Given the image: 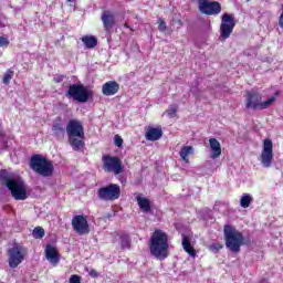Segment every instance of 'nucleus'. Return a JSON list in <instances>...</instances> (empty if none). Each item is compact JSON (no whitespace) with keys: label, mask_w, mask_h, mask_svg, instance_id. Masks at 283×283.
<instances>
[{"label":"nucleus","mask_w":283,"mask_h":283,"mask_svg":"<svg viewBox=\"0 0 283 283\" xmlns=\"http://www.w3.org/2000/svg\"><path fill=\"white\" fill-rule=\"evenodd\" d=\"M149 253L163 262L169 258V234L167 232L156 229L149 239Z\"/></svg>","instance_id":"f257e3e1"},{"label":"nucleus","mask_w":283,"mask_h":283,"mask_svg":"<svg viewBox=\"0 0 283 283\" xmlns=\"http://www.w3.org/2000/svg\"><path fill=\"white\" fill-rule=\"evenodd\" d=\"M0 184L9 189L13 199L28 200V188H25V182L12 177L6 169L0 170Z\"/></svg>","instance_id":"f03ea898"},{"label":"nucleus","mask_w":283,"mask_h":283,"mask_svg":"<svg viewBox=\"0 0 283 283\" xmlns=\"http://www.w3.org/2000/svg\"><path fill=\"white\" fill-rule=\"evenodd\" d=\"M66 134L69 137V145L74 151L85 147V128L83 123L78 119H70L66 124Z\"/></svg>","instance_id":"7ed1b4c3"},{"label":"nucleus","mask_w":283,"mask_h":283,"mask_svg":"<svg viewBox=\"0 0 283 283\" xmlns=\"http://www.w3.org/2000/svg\"><path fill=\"white\" fill-rule=\"evenodd\" d=\"M29 167L42 178H52L54 176V164L41 154H34L29 160Z\"/></svg>","instance_id":"20e7f679"},{"label":"nucleus","mask_w":283,"mask_h":283,"mask_svg":"<svg viewBox=\"0 0 283 283\" xmlns=\"http://www.w3.org/2000/svg\"><path fill=\"white\" fill-rule=\"evenodd\" d=\"M223 235L227 249L232 251V253H240V249L244 244V235H242V232L238 231V229L231 224H226L223 227Z\"/></svg>","instance_id":"39448f33"},{"label":"nucleus","mask_w":283,"mask_h":283,"mask_svg":"<svg viewBox=\"0 0 283 283\" xmlns=\"http://www.w3.org/2000/svg\"><path fill=\"white\" fill-rule=\"evenodd\" d=\"M245 109H269L273 103H275V97L262 102V94L255 91H247L244 95Z\"/></svg>","instance_id":"423d86ee"},{"label":"nucleus","mask_w":283,"mask_h":283,"mask_svg":"<svg viewBox=\"0 0 283 283\" xmlns=\"http://www.w3.org/2000/svg\"><path fill=\"white\" fill-rule=\"evenodd\" d=\"M120 198V186L108 184L97 189V199L103 202H114Z\"/></svg>","instance_id":"0eeeda50"},{"label":"nucleus","mask_w":283,"mask_h":283,"mask_svg":"<svg viewBox=\"0 0 283 283\" xmlns=\"http://www.w3.org/2000/svg\"><path fill=\"white\" fill-rule=\"evenodd\" d=\"M102 163H103V170L106 174H114V176H118L119 174H123L124 166L120 158L116 156H112L109 154L102 156Z\"/></svg>","instance_id":"6e6552de"},{"label":"nucleus","mask_w":283,"mask_h":283,"mask_svg":"<svg viewBox=\"0 0 283 283\" xmlns=\"http://www.w3.org/2000/svg\"><path fill=\"white\" fill-rule=\"evenodd\" d=\"M66 96L73 98V101H76L77 103H87L90 96H92V92H90L83 84H71L69 85Z\"/></svg>","instance_id":"1a4fd4ad"},{"label":"nucleus","mask_w":283,"mask_h":283,"mask_svg":"<svg viewBox=\"0 0 283 283\" xmlns=\"http://www.w3.org/2000/svg\"><path fill=\"white\" fill-rule=\"evenodd\" d=\"M235 28V17L233 14L223 13L221 15L220 36L221 39H229L233 34Z\"/></svg>","instance_id":"9d476101"},{"label":"nucleus","mask_w":283,"mask_h":283,"mask_svg":"<svg viewBox=\"0 0 283 283\" xmlns=\"http://www.w3.org/2000/svg\"><path fill=\"white\" fill-rule=\"evenodd\" d=\"M199 11L207 17H216L222 12V4L218 1L199 0Z\"/></svg>","instance_id":"9b49d317"},{"label":"nucleus","mask_w":283,"mask_h":283,"mask_svg":"<svg viewBox=\"0 0 283 283\" xmlns=\"http://www.w3.org/2000/svg\"><path fill=\"white\" fill-rule=\"evenodd\" d=\"M8 255L10 269H17L25 260V249L21 245H14L8 250Z\"/></svg>","instance_id":"f8f14e48"},{"label":"nucleus","mask_w":283,"mask_h":283,"mask_svg":"<svg viewBox=\"0 0 283 283\" xmlns=\"http://www.w3.org/2000/svg\"><path fill=\"white\" fill-rule=\"evenodd\" d=\"M71 224L77 235H87L90 233V222H87V217L83 214L74 216Z\"/></svg>","instance_id":"ddd939ff"},{"label":"nucleus","mask_w":283,"mask_h":283,"mask_svg":"<svg viewBox=\"0 0 283 283\" xmlns=\"http://www.w3.org/2000/svg\"><path fill=\"white\" fill-rule=\"evenodd\" d=\"M261 165L265 168L273 165V142L270 138L263 140V149L261 151Z\"/></svg>","instance_id":"4468645a"},{"label":"nucleus","mask_w":283,"mask_h":283,"mask_svg":"<svg viewBox=\"0 0 283 283\" xmlns=\"http://www.w3.org/2000/svg\"><path fill=\"white\" fill-rule=\"evenodd\" d=\"M44 253L52 266H59V262H61V253H59V250H56L54 245L50 243L46 244Z\"/></svg>","instance_id":"2eb2a0df"},{"label":"nucleus","mask_w":283,"mask_h":283,"mask_svg":"<svg viewBox=\"0 0 283 283\" xmlns=\"http://www.w3.org/2000/svg\"><path fill=\"white\" fill-rule=\"evenodd\" d=\"M101 21L106 32H109V30H112L114 25H116V17L111 10L103 11L101 15Z\"/></svg>","instance_id":"dca6fc26"},{"label":"nucleus","mask_w":283,"mask_h":283,"mask_svg":"<svg viewBox=\"0 0 283 283\" xmlns=\"http://www.w3.org/2000/svg\"><path fill=\"white\" fill-rule=\"evenodd\" d=\"M120 90V84L116 81H108L102 85V93L104 96H115Z\"/></svg>","instance_id":"f3484780"},{"label":"nucleus","mask_w":283,"mask_h":283,"mask_svg":"<svg viewBox=\"0 0 283 283\" xmlns=\"http://www.w3.org/2000/svg\"><path fill=\"white\" fill-rule=\"evenodd\" d=\"M146 140H150V143H156V140H160L163 138V128L160 127H148L145 134Z\"/></svg>","instance_id":"a211bd4d"},{"label":"nucleus","mask_w":283,"mask_h":283,"mask_svg":"<svg viewBox=\"0 0 283 283\" xmlns=\"http://www.w3.org/2000/svg\"><path fill=\"white\" fill-rule=\"evenodd\" d=\"M209 145L212 151L211 154L212 160H216V158H220V156H222V146L220 145V142H218L216 138H210Z\"/></svg>","instance_id":"6ab92c4d"},{"label":"nucleus","mask_w":283,"mask_h":283,"mask_svg":"<svg viewBox=\"0 0 283 283\" xmlns=\"http://www.w3.org/2000/svg\"><path fill=\"white\" fill-rule=\"evenodd\" d=\"M137 205L143 213H151V200L145 197L138 196L136 198Z\"/></svg>","instance_id":"aec40b11"},{"label":"nucleus","mask_w":283,"mask_h":283,"mask_svg":"<svg viewBox=\"0 0 283 283\" xmlns=\"http://www.w3.org/2000/svg\"><path fill=\"white\" fill-rule=\"evenodd\" d=\"M51 129H52L53 136H55V138H63V136H65L66 128L63 127V123L61 122V118H59L57 120H55L53 123Z\"/></svg>","instance_id":"412c9836"},{"label":"nucleus","mask_w":283,"mask_h":283,"mask_svg":"<svg viewBox=\"0 0 283 283\" xmlns=\"http://www.w3.org/2000/svg\"><path fill=\"white\" fill-rule=\"evenodd\" d=\"M82 43H84L85 48L87 50H93V48H96L98 45V39L94 35H84L81 38Z\"/></svg>","instance_id":"4be33fe9"},{"label":"nucleus","mask_w":283,"mask_h":283,"mask_svg":"<svg viewBox=\"0 0 283 283\" xmlns=\"http://www.w3.org/2000/svg\"><path fill=\"white\" fill-rule=\"evenodd\" d=\"M182 247H184V251H186V253L191 255V258H196V249H193V245H191V240L189 239V237L184 235Z\"/></svg>","instance_id":"5701e85b"},{"label":"nucleus","mask_w":283,"mask_h":283,"mask_svg":"<svg viewBox=\"0 0 283 283\" xmlns=\"http://www.w3.org/2000/svg\"><path fill=\"white\" fill-rule=\"evenodd\" d=\"M179 156L184 163H189L188 156H193V146H184L179 151Z\"/></svg>","instance_id":"b1692460"},{"label":"nucleus","mask_w":283,"mask_h":283,"mask_svg":"<svg viewBox=\"0 0 283 283\" xmlns=\"http://www.w3.org/2000/svg\"><path fill=\"white\" fill-rule=\"evenodd\" d=\"M251 202H253V197L249 193H243L240 199V205L242 209H249L251 207Z\"/></svg>","instance_id":"393cba45"},{"label":"nucleus","mask_w":283,"mask_h":283,"mask_svg":"<svg viewBox=\"0 0 283 283\" xmlns=\"http://www.w3.org/2000/svg\"><path fill=\"white\" fill-rule=\"evenodd\" d=\"M12 78H14V71L12 69H9L2 77V83L4 85H10V81H12Z\"/></svg>","instance_id":"a878e982"},{"label":"nucleus","mask_w":283,"mask_h":283,"mask_svg":"<svg viewBox=\"0 0 283 283\" xmlns=\"http://www.w3.org/2000/svg\"><path fill=\"white\" fill-rule=\"evenodd\" d=\"M45 237V230L41 227H36L33 230V238H35V240H41L42 238Z\"/></svg>","instance_id":"bb28decb"},{"label":"nucleus","mask_w":283,"mask_h":283,"mask_svg":"<svg viewBox=\"0 0 283 283\" xmlns=\"http://www.w3.org/2000/svg\"><path fill=\"white\" fill-rule=\"evenodd\" d=\"M157 23L159 32H165L167 30V22H165V19L158 18Z\"/></svg>","instance_id":"cd10ccee"},{"label":"nucleus","mask_w":283,"mask_h":283,"mask_svg":"<svg viewBox=\"0 0 283 283\" xmlns=\"http://www.w3.org/2000/svg\"><path fill=\"white\" fill-rule=\"evenodd\" d=\"M120 244H122V249L129 247V235L127 234L120 235Z\"/></svg>","instance_id":"c85d7f7f"},{"label":"nucleus","mask_w":283,"mask_h":283,"mask_svg":"<svg viewBox=\"0 0 283 283\" xmlns=\"http://www.w3.org/2000/svg\"><path fill=\"white\" fill-rule=\"evenodd\" d=\"M224 247L222 245V243H212L209 247V250L212 251V253H218V251L222 250Z\"/></svg>","instance_id":"c756f323"},{"label":"nucleus","mask_w":283,"mask_h":283,"mask_svg":"<svg viewBox=\"0 0 283 283\" xmlns=\"http://www.w3.org/2000/svg\"><path fill=\"white\" fill-rule=\"evenodd\" d=\"M10 45V40L6 36H0V48H8Z\"/></svg>","instance_id":"7c9ffc66"},{"label":"nucleus","mask_w":283,"mask_h":283,"mask_svg":"<svg viewBox=\"0 0 283 283\" xmlns=\"http://www.w3.org/2000/svg\"><path fill=\"white\" fill-rule=\"evenodd\" d=\"M69 283H81V276L76 274L71 275V277L69 279Z\"/></svg>","instance_id":"2f4dec72"},{"label":"nucleus","mask_w":283,"mask_h":283,"mask_svg":"<svg viewBox=\"0 0 283 283\" xmlns=\"http://www.w3.org/2000/svg\"><path fill=\"white\" fill-rule=\"evenodd\" d=\"M178 112V108L177 107H170L168 111H167V114L168 116H170V118H174V116H176Z\"/></svg>","instance_id":"473e14b6"},{"label":"nucleus","mask_w":283,"mask_h":283,"mask_svg":"<svg viewBox=\"0 0 283 283\" xmlns=\"http://www.w3.org/2000/svg\"><path fill=\"white\" fill-rule=\"evenodd\" d=\"M115 145L116 147H123V137L115 135Z\"/></svg>","instance_id":"72a5a7b5"},{"label":"nucleus","mask_w":283,"mask_h":283,"mask_svg":"<svg viewBox=\"0 0 283 283\" xmlns=\"http://www.w3.org/2000/svg\"><path fill=\"white\" fill-rule=\"evenodd\" d=\"M64 78H65V75H57V76L53 77V82L54 83H63Z\"/></svg>","instance_id":"f704fd0d"},{"label":"nucleus","mask_w":283,"mask_h":283,"mask_svg":"<svg viewBox=\"0 0 283 283\" xmlns=\"http://www.w3.org/2000/svg\"><path fill=\"white\" fill-rule=\"evenodd\" d=\"M88 274L91 277H98V272L96 270H91Z\"/></svg>","instance_id":"c9c22d12"},{"label":"nucleus","mask_w":283,"mask_h":283,"mask_svg":"<svg viewBox=\"0 0 283 283\" xmlns=\"http://www.w3.org/2000/svg\"><path fill=\"white\" fill-rule=\"evenodd\" d=\"M124 28L129 29L130 32H134V29H132V28L129 27V24H127V23L124 24Z\"/></svg>","instance_id":"e433bc0d"},{"label":"nucleus","mask_w":283,"mask_h":283,"mask_svg":"<svg viewBox=\"0 0 283 283\" xmlns=\"http://www.w3.org/2000/svg\"><path fill=\"white\" fill-rule=\"evenodd\" d=\"M177 23L182 28V20H177Z\"/></svg>","instance_id":"4c0bfd02"},{"label":"nucleus","mask_w":283,"mask_h":283,"mask_svg":"<svg viewBox=\"0 0 283 283\" xmlns=\"http://www.w3.org/2000/svg\"><path fill=\"white\" fill-rule=\"evenodd\" d=\"M67 3H72V0H66Z\"/></svg>","instance_id":"58836bf2"},{"label":"nucleus","mask_w":283,"mask_h":283,"mask_svg":"<svg viewBox=\"0 0 283 283\" xmlns=\"http://www.w3.org/2000/svg\"><path fill=\"white\" fill-rule=\"evenodd\" d=\"M3 134H1V132H0V136H2Z\"/></svg>","instance_id":"ea45409f"}]
</instances>
